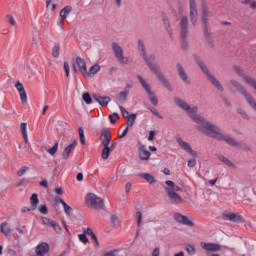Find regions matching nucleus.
<instances>
[{
  "mask_svg": "<svg viewBox=\"0 0 256 256\" xmlns=\"http://www.w3.org/2000/svg\"><path fill=\"white\" fill-rule=\"evenodd\" d=\"M39 213H41L42 215H47V213H49V209L47 208V205H41L38 208Z\"/></svg>",
  "mask_w": 256,
  "mask_h": 256,
  "instance_id": "79ce46f5",
  "label": "nucleus"
},
{
  "mask_svg": "<svg viewBox=\"0 0 256 256\" xmlns=\"http://www.w3.org/2000/svg\"><path fill=\"white\" fill-rule=\"evenodd\" d=\"M20 131L22 138L24 139L25 143L29 142V137L27 136V123L23 122L20 124Z\"/></svg>",
  "mask_w": 256,
  "mask_h": 256,
  "instance_id": "bb28decb",
  "label": "nucleus"
},
{
  "mask_svg": "<svg viewBox=\"0 0 256 256\" xmlns=\"http://www.w3.org/2000/svg\"><path fill=\"white\" fill-rule=\"evenodd\" d=\"M112 51L115 55L116 60L121 65H128V63L131 62V59L125 56V53L123 52V47H121V45H119L117 42L112 43Z\"/></svg>",
  "mask_w": 256,
  "mask_h": 256,
  "instance_id": "39448f33",
  "label": "nucleus"
},
{
  "mask_svg": "<svg viewBox=\"0 0 256 256\" xmlns=\"http://www.w3.org/2000/svg\"><path fill=\"white\" fill-rule=\"evenodd\" d=\"M8 21H9L10 25H12V27H15V25H17V22L15 21L13 16H8Z\"/></svg>",
  "mask_w": 256,
  "mask_h": 256,
  "instance_id": "5fc2aeb1",
  "label": "nucleus"
},
{
  "mask_svg": "<svg viewBox=\"0 0 256 256\" xmlns=\"http://www.w3.org/2000/svg\"><path fill=\"white\" fill-rule=\"evenodd\" d=\"M58 150H59L58 142H56L52 148L46 149L47 153H49V155H51L52 157L55 155V153H57Z\"/></svg>",
  "mask_w": 256,
  "mask_h": 256,
  "instance_id": "72a5a7b5",
  "label": "nucleus"
},
{
  "mask_svg": "<svg viewBox=\"0 0 256 256\" xmlns=\"http://www.w3.org/2000/svg\"><path fill=\"white\" fill-rule=\"evenodd\" d=\"M60 203L63 206L64 213L68 217H71V213L73 212V208H71V206H69L64 200H60Z\"/></svg>",
  "mask_w": 256,
  "mask_h": 256,
  "instance_id": "c756f323",
  "label": "nucleus"
},
{
  "mask_svg": "<svg viewBox=\"0 0 256 256\" xmlns=\"http://www.w3.org/2000/svg\"><path fill=\"white\" fill-rule=\"evenodd\" d=\"M35 252L37 255H42V256L47 255V253H49V244H47L46 242H42L38 244Z\"/></svg>",
  "mask_w": 256,
  "mask_h": 256,
  "instance_id": "6ab92c4d",
  "label": "nucleus"
},
{
  "mask_svg": "<svg viewBox=\"0 0 256 256\" xmlns=\"http://www.w3.org/2000/svg\"><path fill=\"white\" fill-rule=\"evenodd\" d=\"M76 179L77 181H83V173H78Z\"/></svg>",
  "mask_w": 256,
  "mask_h": 256,
  "instance_id": "338daca9",
  "label": "nucleus"
},
{
  "mask_svg": "<svg viewBox=\"0 0 256 256\" xmlns=\"http://www.w3.org/2000/svg\"><path fill=\"white\" fill-rule=\"evenodd\" d=\"M100 140L103 147H109V144L111 143V132L109 130H105L102 133Z\"/></svg>",
  "mask_w": 256,
  "mask_h": 256,
  "instance_id": "412c9836",
  "label": "nucleus"
},
{
  "mask_svg": "<svg viewBox=\"0 0 256 256\" xmlns=\"http://www.w3.org/2000/svg\"><path fill=\"white\" fill-rule=\"evenodd\" d=\"M77 147V143H72L70 145H68L64 151H63V157L64 159H67L69 157V155L71 154V151H75V148Z\"/></svg>",
  "mask_w": 256,
  "mask_h": 256,
  "instance_id": "a878e982",
  "label": "nucleus"
},
{
  "mask_svg": "<svg viewBox=\"0 0 256 256\" xmlns=\"http://www.w3.org/2000/svg\"><path fill=\"white\" fill-rule=\"evenodd\" d=\"M138 157L141 161H149V159H151V152L147 150V147H145V145H141L138 148Z\"/></svg>",
  "mask_w": 256,
  "mask_h": 256,
  "instance_id": "ddd939ff",
  "label": "nucleus"
},
{
  "mask_svg": "<svg viewBox=\"0 0 256 256\" xmlns=\"http://www.w3.org/2000/svg\"><path fill=\"white\" fill-rule=\"evenodd\" d=\"M176 142L180 149L185 151V153H188V155H191V157H197V151L193 150L189 142L183 140L181 137H176Z\"/></svg>",
  "mask_w": 256,
  "mask_h": 256,
  "instance_id": "1a4fd4ad",
  "label": "nucleus"
},
{
  "mask_svg": "<svg viewBox=\"0 0 256 256\" xmlns=\"http://www.w3.org/2000/svg\"><path fill=\"white\" fill-rule=\"evenodd\" d=\"M138 80H139L140 84L142 85L143 89L146 91L150 103H152V105L157 107V105H159V100L157 99L155 92H152L151 86H149L147 81L144 78H142L141 76H138Z\"/></svg>",
  "mask_w": 256,
  "mask_h": 256,
  "instance_id": "6e6552de",
  "label": "nucleus"
},
{
  "mask_svg": "<svg viewBox=\"0 0 256 256\" xmlns=\"http://www.w3.org/2000/svg\"><path fill=\"white\" fill-rule=\"evenodd\" d=\"M174 103L176 107H179V109H182V111H185L188 115H194V113H197L199 111V108L197 106H191L187 103V101L176 97L174 98Z\"/></svg>",
  "mask_w": 256,
  "mask_h": 256,
  "instance_id": "423d86ee",
  "label": "nucleus"
},
{
  "mask_svg": "<svg viewBox=\"0 0 256 256\" xmlns=\"http://www.w3.org/2000/svg\"><path fill=\"white\" fill-rule=\"evenodd\" d=\"M54 192L56 193V195H63V188H55Z\"/></svg>",
  "mask_w": 256,
  "mask_h": 256,
  "instance_id": "bf43d9fd",
  "label": "nucleus"
},
{
  "mask_svg": "<svg viewBox=\"0 0 256 256\" xmlns=\"http://www.w3.org/2000/svg\"><path fill=\"white\" fill-rule=\"evenodd\" d=\"M139 177H141L142 179H145V181H147V183H149L150 185H153V183H156V179L155 176H153L151 173H142L139 174Z\"/></svg>",
  "mask_w": 256,
  "mask_h": 256,
  "instance_id": "393cba45",
  "label": "nucleus"
},
{
  "mask_svg": "<svg viewBox=\"0 0 256 256\" xmlns=\"http://www.w3.org/2000/svg\"><path fill=\"white\" fill-rule=\"evenodd\" d=\"M155 135H157V133L155 132V130H151L149 132V136H148V141H153L155 139Z\"/></svg>",
  "mask_w": 256,
  "mask_h": 256,
  "instance_id": "3c124183",
  "label": "nucleus"
},
{
  "mask_svg": "<svg viewBox=\"0 0 256 256\" xmlns=\"http://www.w3.org/2000/svg\"><path fill=\"white\" fill-rule=\"evenodd\" d=\"M42 223L46 225V227H51V224L53 223V220L47 218V217H42Z\"/></svg>",
  "mask_w": 256,
  "mask_h": 256,
  "instance_id": "a18cd8bd",
  "label": "nucleus"
},
{
  "mask_svg": "<svg viewBox=\"0 0 256 256\" xmlns=\"http://www.w3.org/2000/svg\"><path fill=\"white\" fill-rule=\"evenodd\" d=\"M30 204H31V209L35 211L37 209V205H39V197L37 194H32L30 198Z\"/></svg>",
  "mask_w": 256,
  "mask_h": 256,
  "instance_id": "7c9ffc66",
  "label": "nucleus"
},
{
  "mask_svg": "<svg viewBox=\"0 0 256 256\" xmlns=\"http://www.w3.org/2000/svg\"><path fill=\"white\" fill-rule=\"evenodd\" d=\"M71 11H73V7L71 6H66L64 7L61 11H60V18L62 20H65L69 17V13H71Z\"/></svg>",
  "mask_w": 256,
  "mask_h": 256,
  "instance_id": "cd10ccee",
  "label": "nucleus"
},
{
  "mask_svg": "<svg viewBox=\"0 0 256 256\" xmlns=\"http://www.w3.org/2000/svg\"><path fill=\"white\" fill-rule=\"evenodd\" d=\"M185 251L188 253V255H195L196 253L195 246L191 244L185 245Z\"/></svg>",
  "mask_w": 256,
  "mask_h": 256,
  "instance_id": "e433bc0d",
  "label": "nucleus"
},
{
  "mask_svg": "<svg viewBox=\"0 0 256 256\" xmlns=\"http://www.w3.org/2000/svg\"><path fill=\"white\" fill-rule=\"evenodd\" d=\"M15 88L17 89L21 102L27 103V92L25 91V86L21 82H17L15 84Z\"/></svg>",
  "mask_w": 256,
  "mask_h": 256,
  "instance_id": "f3484780",
  "label": "nucleus"
},
{
  "mask_svg": "<svg viewBox=\"0 0 256 256\" xmlns=\"http://www.w3.org/2000/svg\"><path fill=\"white\" fill-rule=\"evenodd\" d=\"M93 99L96 103H99L101 107H107L111 103V98L109 96H100L99 94H93Z\"/></svg>",
  "mask_w": 256,
  "mask_h": 256,
  "instance_id": "4468645a",
  "label": "nucleus"
},
{
  "mask_svg": "<svg viewBox=\"0 0 256 256\" xmlns=\"http://www.w3.org/2000/svg\"><path fill=\"white\" fill-rule=\"evenodd\" d=\"M26 183H28L27 179H22V180L18 183V187H23Z\"/></svg>",
  "mask_w": 256,
  "mask_h": 256,
  "instance_id": "0e129e2a",
  "label": "nucleus"
},
{
  "mask_svg": "<svg viewBox=\"0 0 256 256\" xmlns=\"http://www.w3.org/2000/svg\"><path fill=\"white\" fill-rule=\"evenodd\" d=\"M40 186L41 187H45L47 189V187H49V183L47 182V180H42L40 182Z\"/></svg>",
  "mask_w": 256,
  "mask_h": 256,
  "instance_id": "052dcab7",
  "label": "nucleus"
},
{
  "mask_svg": "<svg viewBox=\"0 0 256 256\" xmlns=\"http://www.w3.org/2000/svg\"><path fill=\"white\" fill-rule=\"evenodd\" d=\"M119 109H120V111H121V113H122V116H123L125 119H127L128 117L131 116V115H129V112H128L125 108H123V106H119Z\"/></svg>",
  "mask_w": 256,
  "mask_h": 256,
  "instance_id": "de8ad7c7",
  "label": "nucleus"
},
{
  "mask_svg": "<svg viewBox=\"0 0 256 256\" xmlns=\"http://www.w3.org/2000/svg\"><path fill=\"white\" fill-rule=\"evenodd\" d=\"M136 119H137V115L130 114V116L127 117V125H128V127H133Z\"/></svg>",
  "mask_w": 256,
  "mask_h": 256,
  "instance_id": "f704fd0d",
  "label": "nucleus"
},
{
  "mask_svg": "<svg viewBox=\"0 0 256 256\" xmlns=\"http://www.w3.org/2000/svg\"><path fill=\"white\" fill-rule=\"evenodd\" d=\"M0 231L4 235H6V237H9V235H11V224H9L7 222L1 223L0 224Z\"/></svg>",
  "mask_w": 256,
  "mask_h": 256,
  "instance_id": "b1692460",
  "label": "nucleus"
},
{
  "mask_svg": "<svg viewBox=\"0 0 256 256\" xmlns=\"http://www.w3.org/2000/svg\"><path fill=\"white\" fill-rule=\"evenodd\" d=\"M82 99L86 105H91L92 100H91V95H89V93L83 94Z\"/></svg>",
  "mask_w": 256,
  "mask_h": 256,
  "instance_id": "a19ab883",
  "label": "nucleus"
},
{
  "mask_svg": "<svg viewBox=\"0 0 256 256\" xmlns=\"http://www.w3.org/2000/svg\"><path fill=\"white\" fill-rule=\"evenodd\" d=\"M200 68L202 69L203 73H205V75H207L208 81H210V83H212V85H214V87H216V89H218V91H223V86L221 85L219 80H217V78H215V76H213L211 73H209L207 66H205V64H203V63H200Z\"/></svg>",
  "mask_w": 256,
  "mask_h": 256,
  "instance_id": "9d476101",
  "label": "nucleus"
},
{
  "mask_svg": "<svg viewBox=\"0 0 256 256\" xmlns=\"http://www.w3.org/2000/svg\"><path fill=\"white\" fill-rule=\"evenodd\" d=\"M111 223H113L114 227H119V225H121V221L119 220V218L115 215L111 216Z\"/></svg>",
  "mask_w": 256,
  "mask_h": 256,
  "instance_id": "ea45409f",
  "label": "nucleus"
},
{
  "mask_svg": "<svg viewBox=\"0 0 256 256\" xmlns=\"http://www.w3.org/2000/svg\"><path fill=\"white\" fill-rule=\"evenodd\" d=\"M59 51H60L59 46H54L52 48V57H54V59H57L59 57Z\"/></svg>",
  "mask_w": 256,
  "mask_h": 256,
  "instance_id": "37998d69",
  "label": "nucleus"
},
{
  "mask_svg": "<svg viewBox=\"0 0 256 256\" xmlns=\"http://www.w3.org/2000/svg\"><path fill=\"white\" fill-rule=\"evenodd\" d=\"M174 219L177 221V223H180L181 225H186L187 227H193L195 223L193 222V218L183 216L180 213L174 214Z\"/></svg>",
  "mask_w": 256,
  "mask_h": 256,
  "instance_id": "9b49d317",
  "label": "nucleus"
},
{
  "mask_svg": "<svg viewBox=\"0 0 256 256\" xmlns=\"http://www.w3.org/2000/svg\"><path fill=\"white\" fill-rule=\"evenodd\" d=\"M78 133H79V138H80V143L82 145H85V131L83 130V127L78 128Z\"/></svg>",
  "mask_w": 256,
  "mask_h": 256,
  "instance_id": "c9c22d12",
  "label": "nucleus"
},
{
  "mask_svg": "<svg viewBox=\"0 0 256 256\" xmlns=\"http://www.w3.org/2000/svg\"><path fill=\"white\" fill-rule=\"evenodd\" d=\"M57 7V3L53 2V0H46V9L50 11V13H55Z\"/></svg>",
  "mask_w": 256,
  "mask_h": 256,
  "instance_id": "c85d7f7f",
  "label": "nucleus"
},
{
  "mask_svg": "<svg viewBox=\"0 0 256 256\" xmlns=\"http://www.w3.org/2000/svg\"><path fill=\"white\" fill-rule=\"evenodd\" d=\"M161 255V250L159 248H155L152 252V256H159Z\"/></svg>",
  "mask_w": 256,
  "mask_h": 256,
  "instance_id": "4d7b16f0",
  "label": "nucleus"
},
{
  "mask_svg": "<svg viewBox=\"0 0 256 256\" xmlns=\"http://www.w3.org/2000/svg\"><path fill=\"white\" fill-rule=\"evenodd\" d=\"M167 187L165 188L168 197L172 203H181V196L177 194V192L181 191V187L175 185V182L171 180H167L166 182Z\"/></svg>",
  "mask_w": 256,
  "mask_h": 256,
  "instance_id": "20e7f679",
  "label": "nucleus"
},
{
  "mask_svg": "<svg viewBox=\"0 0 256 256\" xmlns=\"http://www.w3.org/2000/svg\"><path fill=\"white\" fill-rule=\"evenodd\" d=\"M129 132V127H126L123 131V133L119 134V139H123V137H125V135H127V133Z\"/></svg>",
  "mask_w": 256,
  "mask_h": 256,
  "instance_id": "6e6d98bb",
  "label": "nucleus"
},
{
  "mask_svg": "<svg viewBox=\"0 0 256 256\" xmlns=\"http://www.w3.org/2000/svg\"><path fill=\"white\" fill-rule=\"evenodd\" d=\"M230 83H231L232 87L236 88V90H238V92L241 93V95H243L244 99L247 101V103L251 107V109H253V111L256 112L255 98H253V96H251V94H249L247 92V90H245V87H243V85H241V83H239L238 81L231 80Z\"/></svg>",
  "mask_w": 256,
  "mask_h": 256,
  "instance_id": "7ed1b4c3",
  "label": "nucleus"
},
{
  "mask_svg": "<svg viewBox=\"0 0 256 256\" xmlns=\"http://www.w3.org/2000/svg\"><path fill=\"white\" fill-rule=\"evenodd\" d=\"M84 233H86V235H90V237H93V235H95L91 228L84 229Z\"/></svg>",
  "mask_w": 256,
  "mask_h": 256,
  "instance_id": "864d4df0",
  "label": "nucleus"
},
{
  "mask_svg": "<svg viewBox=\"0 0 256 256\" xmlns=\"http://www.w3.org/2000/svg\"><path fill=\"white\" fill-rule=\"evenodd\" d=\"M165 28L167 29L169 35H171V29H169V24L167 23V21L164 22Z\"/></svg>",
  "mask_w": 256,
  "mask_h": 256,
  "instance_id": "774afa93",
  "label": "nucleus"
},
{
  "mask_svg": "<svg viewBox=\"0 0 256 256\" xmlns=\"http://www.w3.org/2000/svg\"><path fill=\"white\" fill-rule=\"evenodd\" d=\"M64 70L66 73V77H69V72H70L69 62H64Z\"/></svg>",
  "mask_w": 256,
  "mask_h": 256,
  "instance_id": "603ef678",
  "label": "nucleus"
},
{
  "mask_svg": "<svg viewBox=\"0 0 256 256\" xmlns=\"http://www.w3.org/2000/svg\"><path fill=\"white\" fill-rule=\"evenodd\" d=\"M127 95H129V91L127 90L120 92L119 101H125V99H127Z\"/></svg>",
  "mask_w": 256,
  "mask_h": 256,
  "instance_id": "c03bdc74",
  "label": "nucleus"
},
{
  "mask_svg": "<svg viewBox=\"0 0 256 256\" xmlns=\"http://www.w3.org/2000/svg\"><path fill=\"white\" fill-rule=\"evenodd\" d=\"M27 167H22L18 172L17 175L18 177H23V175H25V173H27Z\"/></svg>",
  "mask_w": 256,
  "mask_h": 256,
  "instance_id": "8fccbe9b",
  "label": "nucleus"
},
{
  "mask_svg": "<svg viewBox=\"0 0 256 256\" xmlns=\"http://www.w3.org/2000/svg\"><path fill=\"white\" fill-rule=\"evenodd\" d=\"M78 67L79 71L82 73V75L85 77V75H87V64L85 63V60H83L80 57L76 58V64L74 66Z\"/></svg>",
  "mask_w": 256,
  "mask_h": 256,
  "instance_id": "a211bd4d",
  "label": "nucleus"
},
{
  "mask_svg": "<svg viewBox=\"0 0 256 256\" xmlns=\"http://www.w3.org/2000/svg\"><path fill=\"white\" fill-rule=\"evenodd\" d=\"M136 219L138 227H141V221L143 220V214L141 212H136Z\"/></svg>",
  "mask_w": 256,
  "mask_h": 256,
  "instance_id": "49530a36",
  "label": "nucleus"
},
{
  "mask_svg": "<svg viewBox=\"0 0 256 256\" xmlns=\"http://www.w3.org/2000/svg\"><path fill=\"white\" fill-rule=\"evenodd\" d=\"M223 219H225V221H232L233 223H239L241 222V215L235 214V213H224Z\"/></svg>",
  "mask_w": 256,
  "mask_h": 256,
  "instance_id": "aec40b11",
  "label": "nucleus"
},
{
  "mask_svg": "<svg viewBox=\"0 0 256 256\" xmlns=\"http://www.w3.org/2000/svg\"><path fill=\"white\" fill-rule=\"evenodd\" d=\"M151 113H153V115H156V117H160L161 119V115L159 114V112L157 111V109L155 108H150Z\"/></svg>",
  "mask_w": 256,
  "mask_h": 256,
  "instance_id": "13d9d810",
  "label": "nucleus"
},
{
  "mask_svg": "<svg viewBox=\"0 0 256 256\" xmlns=\"http://www.w3.org/2000/svg\"><path fill=\"white\" fill-rule=\"evenodd\" d=\"M138 50H139L140 55H142V57L146 61L147 65L149 66L150 71H152V73L156 74L157 79L160 80V82L164 85V87H169L170 86L169 82L167 81L165 76L159 70V66L151 63V59H153V56H147V52L145 51V44L143 43V40L138 41Z\"/></svg>",
  "mask_w": 256,
  "mask_h": 256,
  "instance_id": "f03ea898",
  "label": "nucleus"
},
{
  "mask_svg": "<svg viewBox=\"0 0 256 256\" xmlns=\"http://www.w3.org/2000/svg\"><path fill=\"white\" fill-rule=\"evenodd\" d=\"M177 69L182 81L186 83V85H189V83H191V80H189V76H187V72H185V69H183V66H181V64H178Z\"/></svg>",
  "mask_w": 256,
  "mask_h": 256,
  "instance_id": "4be33fe9",
  "label": "nucleus"
},
{
  "mask_svg": "<svg viewBox=\"0 0 256 256\" xmlns=\"http://www.w3.org/2000/svg\"><path fill=\"white\" fill-rule=\"evenodd\" d=\"M50 227H52V229H54L55 233H57V235H61V233L63 232V229L61 228V225H59V223L52 221V223L50 224Z\"/></svg>",
  "mask_w": 256,
  "mask_h": 256,
  "instance_id": "2f4dec72",
  "label": "nucleus"
},
{
  "mask_svg": "<svg viewBox=\"0 0 256 256\" xmlns=\"http://www.w3.org/2000/svg\"><path fill=\"white\" fill-rule=\"evenodd\" d=\"M78 239L81 243H83V245H87V243H89V238H87V235H85V233L79 234Z\"/></svg>",
  "mask_w": 256,
  "mask_h": 256,
  "instance_id": "4c0bfd02",
  "label": "nucleus"
},
{
  "mask_svg": "<svg viewBox=\"0 0 256 256\" xmlns=\"http://www.w3.org/2000/svg\"><path fill=\"white\" fill-rule=\"evenodd\" d=\"M92 241H94L95 245L99 247V239H97V236L95 234L92 236Z\"/></svg>",
  "mask_w": 256,
  "mask_h": 256,
  "instance_id": "680f3d73",
  "label": "nucleus"
},
{
  "mask_svg": "<svg viewBox=\"0 0 256 256\" xmlns=\"http://www.w3.org/2000/svg\"><path fill=\"white\" fill-rule=\"evenodd\" d=\"M180 37L181 39H185L187 35H189V20L187 17L183 16L180 20Z\"/></svg>",
  "mask_w": 256,
  "mask_h": 256,
  "instance_id": "f8f14e48",
  "label": "nucleus"
},
{
  "mask_svg": "<svg viewBox=\"0 0 256 256\" xmlns=\"http://www.w3.org/2000/svg\"><path fill=\"white\" fill-rule=\"evenodd\" d=\"M86 205L92 209H103V199L94 193H88L85 197Z\"/></svg>",
  "mask_w": 256,
  "mask_h": 256,
  "instance_id": "0eeeda50",
  "label": "nucleus"
},
{
  "mask_svg": "<svg viewBox=\"0 0 256 256\" xmlns=\"http://www.w3.org/2000/svg\"><path fill=\"white\" fill-rule=\"evenodd\" d=\"M225 165H228V167H235V165L232 164V162H230L229 159L226 158V161H224Z\"/></svg>",
  "mask_w": 256,
  "mask_h": 256,
  "instance_id": "69168bd1",
  "label": "nucleus"
},
{
  "mask_svg": "<svg viewBox=\"0 0 256 256\" xmlns=\"http://www.w3.org/2000/svg\"><path fill=\"white\" fill-rule=\"evenodd\" d=\"M201 247L205 251H211L212 253H217V251H221V246L215 243L201 242Z\"/></svg>",
  "mask_w": 256,
  "mask_h": 256,
  "instance_id": "dca6fc26",
  "label": "nucleus"
},
{
  "mask_svg": "<svg viewBox=\"0 0 256 256\" xmlns=\"http://www.w3.org/2000/svg\"><path fill=\"white\" fill-rule=\"evenodd\" d=\"M108 119L110 120V123H117L119 120V114L118 113H113L108 116Z\"/></svg>",
  "mask_w": 256,
  "mask_h": 256,
  "instance_id": "58836bf2",
  "label": "nucleus"
},
{
  "mask_svg": "<svg viewBox=\"0 0 256 256\" xmlns=\"http://www.w3.org/2000/svg\"><path fill=\"white\" fill-rule=\"evenodd\" d=\"M109 153H111V148L109 146H104L101 154L102 159H109Z\"/></svg>",
  "mask_w": 256,
  "mask_h": 256,
  "instance_id": "473e14b6",
  "label": "nucleus"
},
{
  "mask_svg": "<svg viewBox=\"0 0 256 256\" xmlns=\"http://www.w3.org/2000/svg\"><path fill=\"white\" fill-rule=\"evenodd\" d=\"M195 165H197V160H195V158L188 160V163H187L188 167L192 168V167H195Z\"/></svg>",
  "mask_w": 256,
  "mask_h": 256,
  "instance_id": "09e8293b",
  "label": "nucleus"
},
{
  "mask_svg": "<svg viewBox=\"0 0 256 256\" xmlns=\"http://www.w3.org/2000/svg\"><path fill=\"white\" fill-rule=\"evenodd\" d=\"M190 19L192 25L197 24V3L195 0H190Z\"/></svg>",
  "mask_w": 256,
  "mask_h": 256,
  "instance_id": "2eb2a0df",
  "label": "nucleus"
},
{
  "mask_svg": "<svg viewBox=\"0 0 256 256\" xmlns=\"http://www.w3.org/2000/svg\"><path fill=\"white\" fill-rule=\"evenodd\" d=\"M129 191H131V183H126V185H125V192L126 193H129Z\"/></svg>",
  "mask_w": 256,
  "mask_h": 256,
  "instance_id": "e2e57ef3",
  "label": "nucleus"
},
{
  "mask_svg": "<svg viewBox=\"0 0 256 256\" xmlns=\"http://www.w3.org/2000/svg\"><path fill=\"white\" fill-rule=\"evenodd\" d=\"M101 71V66L99 64H94L89 68L87 74H84V77H93V75H97Z\"/></svg>",
  "mask_w": 256,
  "mask_h": 256,
  "instance_id": "5701e85b",
  "label": "nucleus"
},
{
  "mask_svg": "<svg viewBox=\"0 0 256 256\" xmlns=\"http://www.w3.org/2000/svg\"><path fill=\"white\" fill-rule=\"evenodd\" d=\"M192 119L197 124L196 128L198 131H201L204 135L213 137V139H217L218 141H225L228 145H237V142L232 137L223 134L219 127L205 120V118L195 114L192 116Z\"/></svg>",
  "mask_w": 256,
  "mask_h": 256,
  "instance_id": "f257e3e1",
  "label": "nucleus"
}]
</instances>
